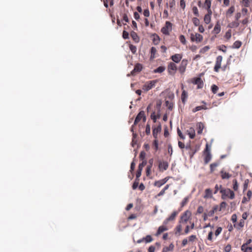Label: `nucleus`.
Wrapping results in <instances>:
<instances>
[{"mask_svg": "<svg viewBox=\"0 0 252 252\" xmlns=\"http://www.w3.org/2000/svg\"><path fill=\"white\" fill-rule=\"evenodd\" d=\"M220 192L222 194L221 198L223 199H225L227 197H229L230 199H232L235 196L234 192L229 189H222L220 190Z\"/></svg>", "mask_w": 252, "mask_h": 252, "instance_id": "nucleus-1", "label": "nucleus"}, {"mask_svg": "<svg viewBox=\"0 0 252 252\" xmlns=\"http://www.w3.org/2000/svg\"><path fill=\"white\" fill-rule=\"evenodd\" d=\"M172 30V24L169 22L167 21L165 23V25L164 27L162 28L161 30V32L164 34L169 35V32Z\"/></svg>", "mask_w": 252, "mask_h": 252, "instance_id": "nucleus-2", "label": "nucleus"}, {"mask_svg": "<svg viewBox=\"0 0 252 252\" xmlns=\"http://www.w3.org/2000/svg\"><path fill=\"white\" fill-rule=\"evenodd\" d=\"M157 82V80H156L148 82L144 85H143L142 89L145 91L147 92L150 89H151L153 87H154L155 86Z\"/></svg>", "mask_w": 252, "mask_h": 252, "instance_id": "nucleus-3", "label": "nucleus"}, {"mask_svg": "<svg viewBox=\"0 0 252 252\" xmlns=\"http://www.w3.org/2000/svg\"><path fill=\"white\" fill-rule=\"evenodd\" d=\"M190 39L193 42H201L203 39V36L201 34L195 33L194 34L191 33L190 34Z\"/></svg>", "mask_w": 252, "mask_h": 252, "instance_id": "nucleus-4", "label": "nucleus"}, {"mask_svg": "<svg viewBox=\"0 0 252 252\" xmlns=\"http://www.w3.org/2000/svg\"><path fill=\"white\" fill-rule=\"evenodd\" d=\"M190 212L189 211H186L184 214L181 217V220H180V223L181 222H184L186 223L187 221L188 220L190 216Z\"/></svg>", "mask_w": 252, "mask_h": 252, "instance_id": "nucleus-5", "label": "nucleus"}, {"mask_svg": "<svg viewBox=\"0 0 252 252\" xmlns=\"http://www.w3.org/2000/svg\"><path fill=\"white\" fill-rule=\"evenodd\" d=\"M222 60V57L221 56H219L216 59V64L214 67V70L218 72L219 69L221 67V63Z\"/></svg>", "mask_w": 252, "mask_h": 252, "instance_id": "nucleus-6", "label": "nucleus"}, {"mask_svg": "<svg viewBox=\"0 0 252 252\" xmlns=\"http://www.w3.org/2000/svg\"><path fill=\"white\" fill-rule=\"evenodd\" d=\"M142 68V65L140 63H137L135 66L134 69L131 72V74L132 75H135L136 72H139Z\"/></svg>", "mask_w": 252, "mask_h": 252, "instance_id": "nucleus-7", "label": "nucleus"}, {"mask_svg": "<svg viewBox=\"0 0 252 252\" xmlns=\"http://www.w3.org/2000/svg\"><path fill=\"white\" fill-rule=\"evenodd\" d=\"M194 84L197 85V89H201L203 86V82L200 77L194 79Z\"/></svg>", "mask_w": 252, "mask_h": 252, "instance_id": "nucleus-8", "label": "nucleus"}, {"mask_svg": "<svg viewBox=\"0 0 252 252\" xmlns=\"http://www.w3.org/2000/svg\"><path fill=\"white\" fill-rule=\"evenodd\" d=\"M168 177H166L162 180L156 181L154 183V186H157L158 187H160L161 186L165 184L168 181Z\"/></svg>", "mask_w": 252, "mask_h": 252, "instance_id": "nucleus-9", "label": "nucleus"}, {"mask_svg": "<svg viewBox=\"0 0 252 252\" xmlns=\"http://www.w3.org/2000/svg\"><path fill=\"white\" fill-rule=\"evenodd\" d=\"M168 72L169 74H172L174 73V71L176 70V65L173 63H171L168 65Z\"/></svg>", "mask_w": 252, "mask_h": 252, "instance_id": "nucleus-10", "label": "nucleus"}, {"mask_svg": "<svg viewBox=\"0 0 252 252\" xmlns=\"http://www.w3.org/2000/svg\"><path fill=\"white\" fill-rule=\"evenodd\" d=\"M143 113H144V111H141L137 115L134 122L133 125H136L137 123L142 119V116H143Z\"/></svg>", "mask_w": 252, "mask_h": 252, "instance_id": "nucleus-11", "label": "nucleus"}, {"mask_svg": "<svg viewBox=\"0 0 252 252\" xmlns=\"http://www.w3.org/2000/svg\"><path fill=\"white\" fill-rule=\"evenodd\" d=\"M161 130V125H159L157 127L154 128L153 130V135L156 139L158 138V134L160 132Z\"/></svg>", "mask_w": 252, "mask_h": 252, "instance_id": "nucleus-12", "label": "nucleus"}, {"mask_svg": "<svg viewBox=\"0 0 252 252\" xmlns=\"http://www.w3.org/2000/svg\"><path fill=\"white\" fill-rule=\"evenodd\" d=\"M154 160L153 158L150 159L149 160V165H148L146 168V175L148 176L150 174L151 168L153 165Z\"/></svg>", "mask_w": 252, "mask_h": 252, "instance_id": "nucleus-13", "label": "nucleus"}, {"mask_svg": "<svg viewBox=\"0 0 252 252\" xmlns=\"http://www.w3.org/2000/svg\"><path fill=\"white\" fill-rule=\"evenodd\" d=\"M177 213H178L176 211L173 212L172 214L171 215V216L166 220L164 223L165 224H166L168 222V221L174 220L176 216H177Z\"/></svg>", "mask_w": 252, "mask_h": 252, "instance_id": "nucleus-14", "label": "nucleus"}, {"mask_svg": "<svg viewBox=\"0 0 252 252\" xmlns=\"http://www.w3.org/2000/svg\"><path fill=\"white\" fill-rule=\"evenodd\" d=\"M172 60L175 63H179L182 59V56L180 54H175L171 57Z\"/></svg>", "mask_w": 252, "mask_h": 252, "instance_id": "nucleus-15", "label": "nucleus"}, {"mask_svg": "<svg viewBox=\"0 0 252 252\" xmlns=\"http://www.w3.org/2000/svg\"><path fill=\"white\" fill-rule=\"evenodd\" d=\"M168 167V164L167 162L159 161L158 164V167L159 169L163 168V170H166Z\"/></svg>", "mask_w": 252, "mask_h": 252, "instance_id": "nucleus-16", "label": "nucleus"}, {"mask_svg": "<svg viewBox=\"0 0 252 252\" xmlns=\"http://www.w3.org/2000/svg\"><path fill=\"white\" fill-rule=\"evenodd\" d=\"M187 65V63L186 61H182L181 63V64L179 68V70L181 73H183L186 69V66Z\"/></svg>", "mask_w": 252, "mask_h": 252, "instance_id": "nucleus-17", "label": "nucleus"}, {"mask_svg": "<svg viewBox=\"0 0 252 252\" xmlns=\"http://www.w3.org/2000/svg\"><path fill=\"white\" fill-rule=\"evenodd\" d=\"M211 159V155L210 152H208L207 153L205 154V158H204V163L205 164H207Z\"/></svg>", "mask_w": 252, "mask_h": 252, "instance_id": "nucleus-18", "label": "nucleus"}, {"mask_svg": "<svg viewBox=\"0 0 252 252\" xmlns=\"http://www.w3.org/2000/svg\"><path fill=\"white\" fill-rule=\"evenodd\" d=\"M130 35L132 38L136 42H138L139 41V38L137 34V33L132 31L130 33Z\"/></svg>", "mask_w": 252, "mask_h": 252, "instance_id": "nucleus-19", "label": "nucleus"}, {"mask_svg": "<svg viewBox=\"0 0 252 252\" xmlns=\"http://www.w3.org/2000/svg\"><path fill=\"white\" fill-rule=\"evenodd\" d=\"M188 134L191 139L194 138L195 136V131L192 127H190L189 130H187Z\"/></svg>", "mask_w": 252, "mask_h": 252, "instance_id": "nucleus-20", "label": "nucleus"}, {"mask_svg": "<svg viewBox=\"0 0 252 252\" xmlns=\"http://www.w3.org/2000/svg\"><path fill=\"white\" fill-rule=\"evenodd\" d=\"M212 197V190L210 189H206L205 190V195L204 196V198H211Z\"/></svg>", "mask_w": 252, "mask_h": 252, "instance_id": "nucleus-21", "label": "nucleus"}, {"mask_svg": "<svg viewBox=\"0 0 252 252\" xmlns=\"http://www.w3.org/2000/svg\"><path fill=\"white\" fill-rule=\"evenodd\" d=\"M186 149L189 150V154L190 158H192L194 155V154L196 153V150H192L191 149V147L190 146H187L186 147Z\"/></svg>", "mask_w": 252, "mask_h": 252, "instance_id": "nucleus-22", "label": "nucleus"}, {"mask_svg": "<svg viewBox=\"0 0 252 252\" xmlns=\"http://www.w3.org/2000/svg\"><path fill=\"white\" fill-rule=\"evenodd\" d=\"M174 247V245L173 244H170L169 247L163 248L162 252H167L168 251H173Z\"/></svg>", "mask_w": 252, "mask_h": 252, "instance_id": "nucleus-23", "label": "nucleus"}, {"mask_svg": "<svg viewBox=\"0 0 252 252\" xmlns=\"http://www.w3.org/2000/svg\"><path fill=\"white\" fill-rule=\"evenodd\" d=\"M167 230V228L166 227L164 226H160L158 227V231L157 232V235H158L160 234H161L162 232L166 231Z\"/></svg>", "mask_w": 252, "mask_h": 252, "instance_id": "nucleus-24", "label": "nucleus"}, {"mask_svg": "<svg viewBox=\"0 0 252 252\" xmlns=\"http://www.w3.org/2000/svg\"><path fill=\"white\" fill-rule=\"evenodd\" d=\"M241 250L244 252H252V247H245V245H242Z\"/></svg>", "mask_w": 252, "mask_h": 252, "instance_id": "nucleus-25", "label": "nucleus"}, {"mask_svg": "<svg viewBox=\"0 0 252 252\" xmlns=\"http://www.w3.org/2000/svg\"><path fill=\"white\" fill-rule=\"evenodd\" d=\"M220 173L221 174V178L223 179H229L231 176L228 173L224 172L223 170L220 171Z\"/></svg>", "mask_w": 252, "mask_h": 252, "instance_id": "nucleus-26", "label": "nucleus"}, {"mask_svg": "<svg viewBox=\"0 0 252 252\" xmlns=\"http://www.w3.org/2000/svg\"><path fill=\"white\" fill-rule=\"evenodd\" d=\"M188 97V93L187 92H186L185 90H183L182 93L181 95V99L182 100V102L183 103H185L186 101V99Z\"/></svg>", "mask_w": 252, "mask_h": 252, "instance_id": "nucleus-27", "label": "nucleus"}, {"mask_svg": "<svg viewBox=\"0 0 252 252\" xmlns=\"http://www.w3.org/2000/svg\"><path fill=\"white\" fill-rule=\"evenodd\" d=\"M218 209V206L217 205L215 206L213 209L211 211H210L208 213V215L210 217L213 216L214 213L215 211H216Z\"/></svg>", "mask_w": 252, "mask_h": 252, "instance_id": "nucleus-28", "label": "nucleus"}, {"mask_svg": "<svg viewBox=\"0 0 252 252\" xmlns=\"http://www.w3.org/2000/svg\"><path fill=\"white\" fill-rule=\"evenodd\" d=\"M165 68L164 66H159L157 69H155L154 72L155 73H161L165 70Z\"/></svg>", "mask_w": 252, "mask_h": 252, "instance_id": "nucleus-29", "label": "nucleus"}, {"mask_svg": "<svg viewBox=\"0 0 252 252\" xmlns=\"http://www.w3.org/2000/svg\"><path fill=\"white\" fill-rule=\"evenodd\" d=\"M198 130L197 131V133L198 134H201L202 133V130H203V129L204 128V125L202 123H199L198 125Z\"/></svg>", "mask_w": 252, "mask_h": 252, "instance_id": "nucleus-30", "label": "nucleus"}, {"mask_svg": "<svg viewBox=\"0 0 252 252\" xmlns=\"http://www.w3.org/2000/svg\"><path fill=\"white\" fill-rule=\"evenodd\" d=\"M201 109H207V107L204 106H199L196 107L194 109H193L192 111L193 112H196L198 111H199Z\"/></svg>", "mask_w": 252, "mask_h": 252, "instance_id": "nucleus-31", "label": "nucleus"}, {"mask_svg": "<svg viewBox=\"0 0 252 252\" xmlns=\"http://www.w3.org/2000/svg\"><path fill=\"white\" fill-rule=\"evenodd\" d=\"M214 31L216 33H218L220 31V26L218 23L215 25Z\"/></svg>", "mask_w": 252, "mask_h": 252, "instance_id": "nucleus-32", "label": "nucleus"}, {"mask_svg": "<svg viewBox=\"0 0 252 252\" xmlns=\"http://www.w3.org/2000/svg\"><path fill=\"white\" fill-rule=\"evenodd\" d=\"M241 45L242 43L241 41H236L234 43L232 47L234 48H239L241 47Z\"/></svg>", "mask_w": 252, "mask_h": 252, "instance_id": "nucleus-33", "label": "nucleus"}, {"mask_svg": "<svg viewBox=\"0 0 252 252\" xmlns=\"http://www.w3.org/2000/svg\"><path fill=\"white\" fill-rule=\"evenodd\" d=\"M157 52V49L155 47H152L151 49V58H154L155 54Z\"/></svg>", "mask_w": 252, "mask_h": 252, "instance_id": "nucleus-34", "label": "nucleus"}, {"mask_svg": "<svg viewBox=\"0 0 252 252\" xmlns=\"http://www.w3.org/2000/svg\"><path fill=\"white\" fill-rule=\"evenodd\" d=\"M192 22L194 26H199L200 25V21L197 17L192 19Z\"/></svg>", "mask_w": 252, "mask_h": 252, "instance_id": "nucleus-35", "label": "nucleus"}, {"mask_svg": "<svg viewBox=\"0 0 252 252\" xmlns=\"http://www.w3.org/2000/svg\"><path fill=\"white\" fill-rule=\"evenodd\" d=\"M204 21L206 24H209L211 21V16H209V15H205L204 16Z\"/></svg>", "mask_w": 252, "mask_h": 252, "instance_id": "nucleus-36", "label": "nucleus"}, {"mask_svg": "<svg viewBox=\"0 0 252 252\" xmlns=\"http://www.w3.org/2000/svg\"><path fill=\"white\" fill-rule=\"evenodd\" d=\"M234 10H235V8L234 6H231L227 10V12H226V14L227 15H231L234 12Z\"/></svg>", "mask_w": 252, "mask_h": 252, "instance_id": "nucleus-37", "label": "nucleus"}, {"mask_svg": "<svg viewBox=\"0 0 252 252\" xmlns=\"http://www.w3.org/2000/svg\"><path fill=\"white\" fill-rule=\"evenodd\" d=\"M233 189L234 190L236 191L238 189V183H237V180L236 179H234L233 180Z\"/></svg>", "mask_w": 252, "mask_h": 252, "instance_id": "nucleus-38", "label": "nucleus"}, {"mask_svg": "<svg viewBox=\"0 0 252 252\" xmlns=\"http://www.w3.org/2000/svg\"><path fill=\"white\" fill-rule=\"evenodd\" d=\"M165 104H166V106L168 107V108L171 110L173 108V104L172 103H171L168 100H166L165 101Z\"/></svg>", "mask_w": 252, "mask_h": 252, "instance_id": "nucleus-39", "label": "nucleus"}, {"mask_svg": "<svg viewBox=\"0 0 252 252\" xmlns=\"http://www.w3.org/2000/svg\"><path fill=\"white\" fill-rule=\"evenodd\" d=\"M147 162L146 160H143L142 162L139 164L138 169L141 170L142 171L143 167L147 164Z\"/></svg>", "mask_w": 252, "mask_h": 252, "instance_id": "nucleus-40", "label": "nucleus"}, {"mask_svg": "<svg viewBox=\"0 0 252 252\" xmlns=\"http://www.w3.org/2000/svg\"><path fill=\"white\" fill-rule=\"evenodd\" d=\"M144 240L146 243H150L153 241V238L151 235H147L146 237L144 238Z\"/></svg>", "mask_w": 252, "mask_h": 252, "instance_id": "nucleus-41", "label": "nucleus"}, {"mask_svg": "<svg viewBox=\"0 0 252 252\" xmlns=\"http://www.w3.org/2000/svg\"><path fill=\"white\" fill-rule=\"evenodd\" d=\"M239 25V23L237 22H232L231 23H230L229 25H228V27L231 28H234V27H238Z\"/></svg>", "mask_w": 252, "mask_h": 252, "instance_id": "nucleus-42", "label": "nucleus"}, {"mask_svg": "<svg viewBox=\"0 0 252 252\" xmlns=\"http://www.w3.org/2000/svg\"><path fill=\"white\" fill-rule=\"evenodd\" d=\"M129 48L133 54H135L137 50V48L135 46L131 44L129 45Z\"/></svg>", "mask_w": 252, "mask_h": 252, "instance_id": "nucleus-43", "label": "nucleus"}, {"mask_svg": "<svg viewBox=\"0 0 252 252\" xmlns=\"http://www.w3.org/2000/svg\"><path fill=\"white\" fill-rule=\"evenodd\" d=\"M192 12L196 16H199V13L197 7L193 6L192 7Z\"/></svg>", "mask_w": 252, "mask_h": 252, "instance_id": "nucleus-44", "label": "nucleus"}, {"mask_svg": "<svg viewBox=\"0 0 252 252\" xmlns=\"http://www.w3.org/2000/svg\"><path fill=\"white\" fill-rule=\"evenodd\" d=\"M212 91L214 94H216L218 91L219 88L216 85H213L211 87Z\"/></svg>", "mask_w": 252, "mask_h": 252, "instance_id": "nucleus-45", "label": "nucleus"}, {"mask_svg": "<svg viewBox=\"0 0 252 252\" xmlns=\"http://www.w3.org/2000/svg\"><path fill=\"white\" fill-rule=\"evenodd\" d=\"M145 156H146L145 152L144 151H141L140 154V156H139L140 159L142 160H145L144 159L145 158Z\"/></svg>", "mask_w": 252, "mask_h": 252, "instance_id": "nucleus-46", "label": "nucleus"}, {"mask_svg": "<svg viewBox=\"0 0 252 252\" xmlns=\"http://www.w3.org/2000/svg\"><path fill=\"white\" fill-rule=\"evenodd\" d=\"M217 166L218 163H213L210 164V170L211 173H212L214 171V168Z\"/></svg>", "mask_w": 252, "mask_h": 252, "instance_id": "nucleus-47", "label": "nucleus"}, {"mask_svg": "<svg viewBox=\"0 0 252 252\" xmlns=\"http://www.w3.org/2000/svg\"><path fill=\"white\" fill-rule=\"evenodd\" d=\"M145 132L147 135H149L150 134V132H151L150 126L148 124L146 125Z\"/></svg>", "mask_w": 252, "mask_h": 252, "instance_id": "nucleus-48", "label": "nucleus"}, {"mask_svg": "<svg viewBox=\"0 0 252 252\" xmlns=\"http://www.w3.org/2000/svg\"><path fill=\"white\" fill-rule=\"evenodd\" d=\"M123 37L125 39H128L129 38L128 32L125 31H124L123 32Z\"/></svg>", "mask_w": 252, "mask_h": 252, "instance_id": "nucleus-49", "label": "nucleus"}, {"mask_svg": "<svg viewBox=\"0 0 252 252\" xmlns=\"http://www.w3.org/2000/svg\"><path fill=\"white\" fill-rule=\"evenodd\" d=\"M154 36H155V37L153 39V42H154V43L155 44H157L159 41V38L158 36L157 35H156Z\"/></svg>", "mask_w": 252, "mask_h": 252, "instance_id": "nucleus-50", "label": "nucleus"}, {"mask_svg": "<svg viewBox=\"0 0 252 252\" xmlns=\"http://www.w3.org/2000/svg\"><path fill=\"white\" fill-rule=\"evenodd\" d=\"M205 4L207 6V9H209V8H211V0H205Z\"/></svg>", "mask_w": 252, "mask_h": 252, "instance_id": "nucleus-51", "label": "nucleus"}, {"mask_svg": "<svg viewBox=\"0 0 252 252\" xmlns=\"http://www.w3.org/2000/svg\"><path fill=\"white\" fill-rule=\"evenodd\" d=\"M153 145H154V146L155 147V149L156 151H157L158 150V140L157 139H156L154 141Z\"/></svg>", "mask_w": 252, "mask_h": 252, "instance_id": "nucleus-52", "label": "nucleus"}, {"mask_svg": "<svg viewBox=\"0 0 252 252\" xmlns=\"http://www.w3.org/2000/svg\"><path fill=\"white\" fill-rule=\"evenodd\" d=\"M226 205L227 204L225 202H222L220 204L219 211H221V209L225 208Z\"/></svg>", "mask_w": 252, "mask_h": 252, "instance_id": "nucleus-53", "label": "nucleus"}, {"mask_svg": "<svg viewBox=\"0 0 252 252\" xmlns=\"http://www.w3.org/2000/svg\"><path fill=\"white\" fill-rule=\"evenodd\" d=\"M177 133H178V135L180 136V137L181 139H185V136L182 134L181 131L180 130V129L179 128H177Z\"/></svg>", "mask_w": 252, "mask_h": 252, "instance_id": "nucleus-54", "label": "nucleus"}, {"mask_svg": "<svg viewBox=\"0 0 252 252\" xmlns=\"http://www.w3.org/2000/svg\"><path fill=\"white\" fill-rule=\"evenodd\" d=\"M180 41L183 44H186V40L185 37V36L184 35H180Z\"/></svg>", "mask_w": 252, "mask_h": 252, "instance_id": "nucleus-55", "label": "nucleus"}, {"mask_svg": "<svg viewBox=\"0 0 252 252\" xmlns=\"http://www.w3.org/2000/svg\"><path fill=\"white\" fill-rule=\"evenodd\" d=\"M244 220H241L239 224H238V226L240 227H237V229H240V228L241 227H243L244 225Z\"/></svg>", "mask_w": 252, "mask_h": 252, "instance_id": "nucleus-56", "label": "nucleus"}, {"mask_svg": "<svg viewBox=\"0 0 252 252\" xmlns=\"http://www.w3.org/2000/svg\"><path fill=\"white\" fill-rule=\"evenodd\" d=\"M215 191H214V193L215 194H216L217 193V192L218 191L219 189H222V186L221 185H220V186H219L218 185H216V186H215Z\"/></svg>", "mask_w": 252, "mask_h": 252, "instance_id": "nucleus-57", "label": "nucleus"}, {"mask_svg": "<svg viewBox=\"0 0 252 252\" xmlns=\"http://www.w3.org/2000/svg\"><path fill=\"white\" fill-rule=\"evenodd\" d=\"M221 230H222V228H221V227H219L217 229V230H216V231H215V235H216V236H217L218 235H219L220 233V232H221Z\"/></svg>", "mask_w": 252, "mask_h": 252, "instance_id": "nucleus-58", "label": "nucleus"}, {"mask_svg": "<svg viewBox=\"0 0 252 252\" xmlns=\"http://www.w3.org/2000/svg\"><path fill=\"white\" fill-rule=\"evenodd\" d=\"M182 225L181 224H179L176 227L177 231L175 232V234H177L178 232L180 233L182 230Z\"/></svg>", "mask_w": 252, "mask_h": 252, "instance_id": "nucleus-59", "label": "nucleus"}, {"mask_svg": "<svg viewBox=\"0 0 252 252\" xmlns=\"http://www.w3.org/2000/svg\"><path fill=\"white\" fill-rule=\"evenodd\" d=\"M188 200L189 198L188 197H186L184 198V199L183 200L181 203V205L182 207L185 206L187 203Z\"/></svg>", "mask_w": 252, "mask_h": 252, "instance_id": "nucleus-60", "label": "nucleus"}, {"mask_svg": "<svg viewBox=\"0 0 252 252\" xmlns=\"http://www.w3.org/2000/svg\"><path fill=\"white\" fill-rule=\"evenodd\" d=\"M181 7L184 9L186 6L185 1L184 0H181L180 1Z\"/></svg>", "mask_w": 252, "mask_h": 252, "instance_id": "nucleus-61", "label": "nucleus"}, {"mask_svg": "<svg viewBox=\"0 0 252 252\" xmlns=\"http://www.w3.org/2000/svg\"><path fill=\"white\" fill-rule=\"evenodd\" d=\"M237 215L236 214L232 215V216L231 217V220L232 221V222L233 223L236 222L237 221Z\"/></svg>", "mask_w": 252, "mask_h": 252, "instance_id": "nucleus-62", "label": "nucleus"}, {"mask_svg": "<svg viewBox=\"0 0 252 252\" xmlns=\"http://www.w3.org/2000/svg\"><path fill=\"white\" fill-rule=\"evenodd\" d=\"M143 14L145 17H149L150 16V12L148 9L144 10Z\"/></svg>", "mask_w": 252, "mask_h": 252, "instance_id": "nucleus-63", "label": "nucleus"}, {"mask_svg": "<svg viewBox=\"0 0 252 252\" xmlns=\"http://www.w3.org/2000/svg\"><path fill=\"white\" fill-rule=\"evenodd\" d=\"M231 34L230 31H227L225 34V38H226L227 39H228L231 37Z\"/></svg>", "mask_w": 252, "mask_h": 252, "instance_id": "nucleus-64", "label": "nucleus"}]
</instances>
